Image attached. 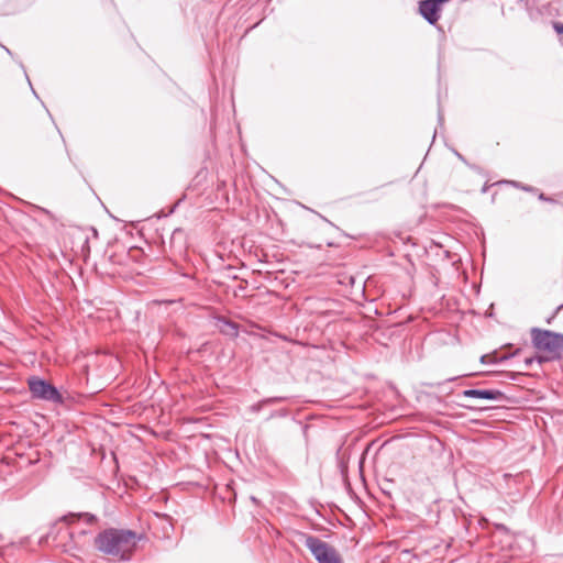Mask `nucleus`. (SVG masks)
<instances>
[{
  "label": "nucleus",
  "instance_id": "nucleus-9",
  "mask_svg": "<svg viewBox=\"0 0 563 563\" xmlns=\"http://www.w3.org/2000/svg\"><path fill=\"white\" fill-rule=\"evenodd\" d=\"M534 362V358L528 357L525 360L526 367H529Z\"/></svg>",
  "mask_w": 563,
  "mask_h": 563
},
{
  "label": "nucleus",
  "instance_id": "nucleus-8",
  "mask_svg": "<svg viewBox=\"0 0 563 563\" xmlns=\"http://www.w3.org/2000/svg\"><path fill=\"white\" fill-rule=\"evenodd\" d=\"M553 29L558 34H563V23L562 22H553Z\"/></svg>",
  "mask_w": 563,
  "mask_h": 563
},
{
  "label": "nucleus",
  "instance_id": "nucleus-10",
  "mask_svg": "<svg viewBox=\"0 0 563 563\" xmlns=\"http://www.w3.org/2000/svg\"><path fill=\"white\" fill-rule=\"evenodd\" d=\"M5 52L11 55V51L7 47H4Z\"/></svg>",
  "mask_w": 563,
  "mask_h": 563
},
{
  "label": "nucleus",
  "instance_id": "nucleus-7",
  "mask_svg": "<svg viewBox=\"0 0 563 563\" xmlns=\"http://www.w3.org/2000/svg\"><path fill=\"white\" fill-rule=\"evenodd\" d=\"M507 356H503L500 358H497L495 355H483L481 357V362L482 363H493V362H497V361H503V360H506Z\"/></svg>",
  "mask_w": 563,
  "mask_h": 563
},
{
  "label": "nucleus",
  "instance_id": "nucleus-1",
  "mask_svg": "<svg viewBox=\"0 0 563 563\" xmlns=\"http://www.w3.org/2000/svg\"><path fill=\"white\" fill-rule=\"evenodd\" d=\"M141 536L129 529L108 528L95 538L96 549L111 562L130 561Z\"/></svg>",
  "mask_w": 563,
  "mask_h": 563
},
{
  "label": "nucleus",
  "instance_id": "nucleus-5",
  "mask_svg": "<svg viewBox=\"0 0 563 563\" xmlns=\"http://www.w3.org/2000/svg\"><path fill=\"white\" fill-rule=\"evenodd\" d=\"M464 397L467 398H482L495 400L503 397V393L494 389H466L463 391Z\"/></svg>",
  "mask_w": 563,
  "mask_h": 563
},
{
  "label": "nucleus",
  "instance_id": "nucleus-2",
  "mask_svg": "<svg viewBox=\"0 0 563 563\" xmlns=\"http://www.w3.org/2000/svg\"><path fill=\"white\" fill-rule=\"evenodd\" d=\"M532 344L541 353L538 362H550L562 357L563 334L550 330L533 328L531 330Z\"/></svg>",
  "mask_w": 563,
  "mask_h": 563
},
{
  "label": "nucleus",
  "instance_id": "nucleus-3",
  "mask_svg": "<svg viewBox=\"0 0 563 563\" xmlns=\"http://www.w3.org/2000/svg\"><path fill=\"white\" fill-rule=\"evenodd\" d=\"M305 545L319 563H343L341 555L332 545L314 536H306Z\"/></svg>",
  "mask_w": 563,
  "mask_h": 563
},
{
  "label": "nucleus",
  "instance_id": "nucleus-4",
  "mask_svg": "<svg viewBox=\"0 0 563 563\" xmlns=\"http://www.w3.org/2000/svg\"><path fill=\"white\" fill-rule=\"evenodd\" d=\"M29 388L33 397L54 402H60L62 396L58 390L49 383L41 378H30Z\"/></svg>",
  "mask_w": 563,
  "mask_h": 563
},
{
  "label": "nucleus",
  "instance_id": "nucleus-6",
  "mask_svg": "<svg viewBox=\"0 0 563 563\" xmlns=\"http://www.w3.org/2000/svg\"><path fill=\"white\" fill-rule=\"evenodd\" d=\"M85 519L86 522L91 523L95 521V517L89 514H69L59 519V521H63L67 525H70L75 522L76 520Z\"/></svg>",
  "mask_w": 563,
  "mask_h": 563
}]
</instances>
